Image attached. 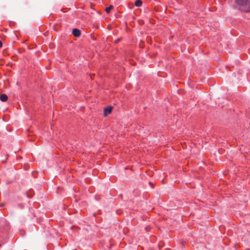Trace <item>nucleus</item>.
<instances>
[{"label": "nucleus", "mask_w": 250, "mask_h": 250, "mask_svg": "<svg viewBox=\"0 0 250 250\" xmlns=\"http://www.w3.org/2000/svg\"><path fill=\"white\" fill-rule=\"evenodd\" d=\"M72 34L75 37H79L81 35V31L77 28H74L72 30Z\"/></svg>", "instance_id": "2"}, {"label": "nucleus", "mask_w": 250, "mask_h": 250, "mask_svg": "<svg viewBox=\"0 0 250 250\" xmlns=\"http://www.w3.org/2000/svg\"><path fill=\"white\" fill-rule=\"evenodd\" d=\"M142 2L140 0H137L135 2V5L137 7H140L142 5Z\"/></svg>", "instance_id": "5"}, {"label": "nucleus", "mask_w": 250, "mask_h": 250, "mask_svg": "<svg viewBox=\"0 0 250 250\" xmlns=\"http://www.w3.org/2000/svg\"><path fill=\"white\" fill-rule=\"evenodd\" d=\"M112 107L111 106L107 107L104 109V115L107 116L111 112Z\"/></svg>", "instance_id": "3"}, {"label": "nucleus", "mask_w": 250, "mask_h": 250, "mask_svg": "<svg viewBox=\"0 0 250 250\" xmlns=\"http://www.w3.org/2000/svg\"><path fill=\"white\" fill-rule=\"evenodd\" d=\"M250 0H235L236 2L240 6V8L243 10L244 8L250 10V6L247 5Z\"/></svg>", "instance_id": "1"}, {"label": "nucleus", "mask_w": 250, "mask_h": 250, "mask_svg": "<svg viewBox=\"0 0 250 250\" xmlns=\"http://www.w3.org/2000/svg\"><path fill=\"white\" fill-rule=\"evenodd\" d=\"M2 42L0 41V47H1L2 46Z\"/></svg>", "instance_id": "8"}, {"label": "nucleus", "mask_w": 250, "mask_h": 250, "mask_svg": "<svg viewBox=\"0 0 250 250\" xmlns=\"http://www.w3.org/2000/svg\"><path fill=\"white\" fill-rule=\"evenodd\" d=\"M113 7L112 5H110V6L106 7L105 9V11L107 13H108L110 10L113 9Z\"/></svg>", "instance_id": "6"}, {"label": "nucleus", "mask_w": 250, "mask_h": 250, "mask_svg": "<svg viewBox=\"0 0 250 250\" xmlns=\"http://www.w3.org/2000/svg\"><path fill=\"white\" fill-rule=\"evenodd\" d=\"M119 41V40H117L116 41H115V42H116V43H117Z\"/></svg>", "instance_id": "9"}, {"label": "nucleus", "mask_w": 250, "mask_h": 250, "mask_svg": "<svg viewBox=\"0 0 250 250\" xmlns=\"http://www.w3.org/2000/svg\"><path fill=\"white\" fill-rule=\"evenodd\" d=\"M7 99L8 97L5 94H3L0 96V100L2 102H5Z\"/></svg>", "instance_id": "4"}, {"label": "nucleus", "mask_w": 250, "mask_h": 250, "mask_svg": "<svg viewBox=\"0 0 250 250\" xmlns=\"http://www.w3.org/2000/svg\"><path fill=\"white\" fill-rule=\"evenodd\" d=\"M247 5H248L249 6H250V0L248 2V3H247ZM243 11H244L245 12H250V9L249 10V9H246L245 8H244L243 9Z\"/></svg>", "instance_id": "7"}]
</instances>
